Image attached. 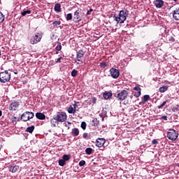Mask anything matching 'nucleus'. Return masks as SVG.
I'll list each match as a JSON object with an SVG mask.
<instances>
[{
    "mask_svg": "<svg viewBox=\"0 0 179 179\" xmlns=\"http://www.w3.org/2000/svg\"><path fill=\"white\" fill-rule=\"evenodd\" d=\"M36 117L38 120H44L45 118V115L43 113H36Z\"/></svg>",
    "mask_w": 179,
    "mask_h": 179,
    "instance_id": "obj_19",
    "label": "nucleus"
},
{
    "mask_svg": "<svg viewBox=\"0 0 179 179\" xmlns=\"http://www.w3.org/2000/svg\"><path fill=\"white\" fill-rule=\"evenodd\" d=\"M50 122L52 124V127H57V124H58L59 122L57 120V117L54 116L53 118L50 120Z\"/></svg>",
    "mask_w": 179,
    "mask_h": 179,
    "instance_id": "obj_23",
    "label": "nucleus"
},
{
    "mask_svg": "<svg viewBox=\"0 0 179 179\" xmlns=\"http://www.w3.org/2000/svg\"><path fill=\"white\" fill-rule=\"evenodd\" d=\"M111 96H113V93H111L110 92H105L103 94V99H105V100H108V99L110 97H111Z\"/></svg>",
    "mask_w": 179,
    "mask_h": 179,
    "instance_id": "obj_18",
    "label": "nucleus"
},
{
    "mask_svg": "<svg viewBox=\"0 0 179 179\" xmlns=\"http://www.w3.org/2000/svg\"><path fill=\"white\" fill-rule=\"evenodd\" d=\"M93 152V149L92 148H87L85 149V153H87V155H92Z\"/></svg>",
    "mask_w": 179,
    "mask_h": 179,
    "instance_id": "obj_32",
    "label": "nucleus"
},
{
    "mask_svg": "<svg viewBox=\"0 0 179 179\" xmlns=\"http://www.w3.org/2000/svg\"><path fill=\"white\" fill-rule=\"evenodd\" d=\"M150 99V96L146 94L141 98V102L144 104V103H146V101H149Z\"/></svg>",
    "mask_w": 179,
    "mask_h": 179,
    "instance_id": "obj_21",
    "label": "nucleus"
},
{
    "mask_svg": "<svg viewBox=\"0 0 179 179\" xmlns=\"http://www.w3.org/2000/svg\"><path fill=\"white\" fill-rule=\"evenodd\" d=\"M72 17H73V16L72 15V13H68L66 17V20L67 21L72 20Z\"/></svg>",
    "mask_w": 179,
    "mask_h": 179,
    "instance_id": "obj_35",
    "label": "nucleus"
},
{
    "mask_svg": "<svg viewBox=\"0 0 179 179\" xmlns=\"http://www.w3.org/2000/svg\"><path fill=\"white\" fill-rule=\"evenodd\" d=\"M167 103H169V101H167V100L164 101L161 105L157 106L159 110H162L163 108V107H164L167 104Z\"/></svg>",
    "mask_w": 179,
    "mask_h": 179,
    "instance_id": "obj_31",
    "label": "nucleus"
},
{
    "mask_svg": "<svg viewBox=\"0 0 179 179\" xmlns=\"http://www.w3.org/2000/svg\"><path fill=\"white\" fill-rule=\"evenodd\" d=\"M4 20H5V15L2 13V12L0 11V24L3 23Z\"/></svg>",
    "mask_w": 179,
    "mask_h": 179,
    "instance_id": "obj_33",
    "label": "nucleus"
},
{
    "mask_svg": "<svg viewBox=\"0 0 179 179\" xmlns=\"http://www.w3.org/2000/svg\"><path fill=\"white\" fill-rule=\"evenodd\" d=\"M19 107V102L14 101L12 102L9 106V110L10 111H16V109Z\"/></svg>",
    "mask_w": 179,
    "mask_h": 179,
    "instance_id": "obj_12",
    "label": "nucleus"
},
{
    "mask_svg": "<svg viewBox=\"0 0 179 179\" xmlns=\"http://www.w3.org/2000/svg\"><path fill=\"white\" fill-rule=\"evenodd\" d=\"M71 135L74 137L78 136L79 135V129L78 128L72 129Z\"/></svg>",
    "mask_w": 179,
    "mask_h": 179,
    "instance_id": "obj_20",
    "label": "nucleus"
},
{
    "mask_svg": "<svg viewBox=\"0 0 179 179\" xmlns=\"http://www.w3.org/2000/svg\"><path fill=\"white\" fill-rule=\"evenodd\" d=\"M0 117H2V110H0Z\"/></svg>",
    "mask_w": 179,
    "mask_h": 179,
    "instance_id": "obj_50",
    "label": "nucleus"
},
{
    "mask_svg": "<svg viewBox=\"0 0 179 179\" xmlns=\"http://www.w3.org/2000/svg\"><path fill=\"white\" fill-rule=\"evenodd\" d=\"M128 94H129V93H128L127 90H122L121 92L117 94L116 97L117 100H120V101H124V100H125V99L128 97Z\"/></svg>",
    "mask_w": 179,
    "mask_h": 179,
    "instance_id": "obj_5",
    "label": "nucleus"
},
{
    "mask_svg": "<svg viewBox=\"0 0 179 179\" xmlns=\"http://www.w3.org/2000/svg\"><path fill=\"white\" fill-rule=\"evenodd\" d=\"M34 125H32L31 127H29L26 129L25 131L29 132V134H33V131H34Z\"/></svg>",
    "mask_w": 179,
    "mask_h": 179,
    "instance_id": "obj_25",
    "label": "nucleus"
},
{
    "mask_svg": "<svg viewBox=\"0 0 179 179\" xmlns=\"http://www.w3.org/2000/svg\"><path fill=\"white\" fill-rule=\"evenodd\" d=\"M53 27H58L61 24V21H55L52 22Z\"/></svg>",
    "mask_w": 179,
    "mask_h": 179,
    "instance_id": "obj_36",
    "label": "nucleus"
},
{
    "mask_svg": "<svg viewBox=\"0 0 179 179\" xmlns=\"http://www.w3.org/2000/svg\"><path fill=\"white\" fill-rule=\"evenodd\" d=\"M109 72L113 79H118V78L120 77V70L115 68H111Z\"/></svg>",
    "mask_w": 179,
    "mask_h": 179,
    "instance_id": "obj_8",
    "label": "nucleus"
},
{
    "mask_svg": "<svg viewBox=\"0 0 179 179\" xmlns=\"http://www.w3.org/2000/svg\"><path fill=\"white\" fill-rule=\"evenodd\" d=\"M31 13V10H24L21 13L22 16H26V15H30Z\"/></svg>",
    "mask_w": 179,
    "mask_h": 179,
    "instance_id": "obj_29",
    "label": "nucleus"
},
{
    "mask_svg": "<svg viewBox=\"0 0 179 179\" xmlns=\"http://www.w3.org/2000/svg\"><path fill=\"white\" fill-rule=\"evenodd\" d=\"M167 138L170 141H176L178 138V131L171 129L170 131L167 132Z\"/></svg>",
    "mask_w": 179,
    "mask_h": 179,
    "instance_id": "obj_4",
    "label": "nucleus"
},
{
    "mask_svg": "<svg viewBox=\"0 0 179 179\" xmlns=\"http://www.w3.org/2000/svg\"><path fill=\"white\" fill-rule=\"evenodd\" d=\"M92 12H93V9L90 8L89 10H87V16H88L89 15H90V13H92Z\"/></svg>",
    "mask_w": 179,
    "mask_h": 179,
    "instance_id": "obj_47",
    "label": "nucleus"
},
{
    "mask_svg": "<svg viewBox=\"0 0 179 179\" xmlns=\"http://www.w3.org/2000/svg\"><path fill=\"white\" fill-rule=\"evenodd\" d=\"M59 166H61V167H64L65 166V161L64 159H59Z\"/></svg>",
    "mask_w": 179,
    "mask_h": 179,
    "instance_id": "obj_37",
    "label": "nucleus"
},
{
    "mask_svg": "<svg viewBox=\"0 0 179 179\" xmlns=\"http://www.w3.org/2000/svg\"><path fill=\"white\" fill-rule=\"evenodd\" d=\"M61 59H62V57H60L58 59H57L56 63L57 64H61Z\"/></svg>",
    "mask_w": 179,
    "mask_h": 179,
    "instance_id": "obj_46",
    "label": "nucleus"
},
{
    "mask_svg": "<svg viewBox=\"0 0 179 179\" xmlns=\"http://www.w3.org/2000/svg\"><path fill=\"white\" fill-rule=\"evenodd\" d=\"M78 164H79L80 167H83V166H85L86 164V162L85 160H81V161H80Z\"/></svg>",
    "mask_w": 179,
    "mask_h": 179,
    "instance_id": "obj_38",
    "label": "nucleus"
},
{
    "mask_svg": "<svg viewBox=\"0 0 179 179\" xmlns=\"http://www.w3.org/2000/svg\"><path fill=\"white\" fill-rule=\"evenodd\" d=\"M85 55V52L83 50H80L76 53V58L77 61L79 62H82V58H83V56Z\"/></svg>",
    "mask_w": 179,
    "mask_h": 179,
    "instance_id": "obj_11",
    "label": "nucleus"
},
{
    "mask_svg": "<svg viewBox=\"0 0 179 179\" xmlns=\"http://www.w3.org/2000/svg\"><path fill=\"white\" fill-rule=\"evenodd\" d=\"M93 122H94V127L99 125V121L97 120V119L94 120H93Z\"/></svg>",
    "mask_w": 179,
    "mask_h": 179,
    "instance_id": "obj_45",
    "label": "nucleus"
},
{
    "mask_svg": "<svg viewBox=\"0 0 179 179\" xmlns=\"http://www.w3.org/2000/svg\"><path fill=\"white\" fill-rule=\"evenodd\" d=\"M172 111H173V113H177V112H178V107H173V108H172Z\"/></svg>",
    "mask_w": 179,
    "mask_h": 179,
    "instance_id": "obj_44",
    "label": "nucleus"
},
{
    "mask_svg": "<svg viewBox=\"0 0 179 179\" xmlns=\"http://www.w3.org/2000/svg\"><path fill=\"white\" fill-rule=\"evenodd\" d=\"M78 73H79V71H78L76 69H73L71 71V76L73 78H76V76H78Z\"/></svg>",
    "mask_w": 179,
    "mask_h": 179,
    "instance_id": "obj_27",
    "label": "nucleus"
},
{
    "mask_svg": "<svg viewBox=\"0 0 179 179\" xmlns=\"http://www.w3.org/2000/svg\"><path fill=\"white\" fill-rule=\"evenodd\" d=\"M77 107H78V105L76 104V103L73 105V108H74V110H76Z\"/></svg>",
    "mask_w": 179,
    "mask_h": 179,
    "instance_id": "obj_49",
    "label": "nucleus"
},
{
    "mask_svg": "<svg viewBox=\"0 0 179 179\" xmlns=\"http://www.w3.org/2000/svg\"><path fill=\"white\" fill-rule=\"evenodd\" d=\"M154 3L156 8H162L164 5V1L163 0H155Z\"/></svg>",
    "mask_w": 179,
    "mask_h": 179,
    "instance_id": "obj_16",
    "label": "nucleus"
},
{
    "mask_svg": "<svg viewBox=\"0 0 179 179\" xmlns=\"http://www.w3.org/2000/svg\"><path fill=\"white\" fill-rule=\"evenodd\" d=\"M73 22L75 23H79L80 22H82V17L80 16V11L79 10H77L76 12H74Z\"/></svg>",
    "mask_w": 179,
    "mask_h": 179,
    "instance_id": "obj_9",
    "label": "nucleus"
},
{
    "mask_svg": "<svg viewBox=\"0 0 179 179\" xmlns=\"http://www.w3.org/2000/svg\"><path fill=\"white\" fill-rule=\"evenodd\" d=\"M8 170L10 173H16V171H19V166L11 164L8 166Z\"/></svg>",
    "mask_w": 179,
    "mask_h": 179,
    "instance_id": "obj_14",
    "label": "nucleus"
},
{
    "mask_svg": "<svg viewBox=\"0 0 179 179\" xmlns=\"http://www.w3.org/2000/svg\"><path fill=\"white\" fill-rule=\"evenodd\" d=\"M106 143V139L104 138H97L96 141V146L98 148H102Z\"/></svg>",
    "mask_w": 179,
    "mask_h": 179,
    "instance_id": "obj_13",
    "label": "nucleus"
},
{
    "mask_svg": "<svg viewBox=\"0 0 179 179\" xmlns=\"http://www.w3.org/2000/svg\"><path fill=\"white\" fill-rule=\"evenodd\" d=\"M56 51H61L62 50V45H61V42H57V45L55 48Z\"/></svg>",
    "mask_w": 179,
    "mask_h": 179,
    "instance_id": "obj_30",
    "label": "nucleus"
},
{
    "mask_svg": "<svg viewBox=\"0 0 179 179\" xmlns=\"http://www.w3.org/2000/svg\"><path fill=\"white\" fill-rule=\"evenodd\" d=\"M133 97H134V96L131 95V96H130V99H132Z\"/></svg>",
    "mask_w": 179,
    "mask_h": 179,
    "instance_id": "obj_52",
    "label": "nucleus"
},
{
    "mask_svg": "<svg viewBox=\"0 0 179 179\" xmlns=\"http://www.w3.org/2000/svg\"><path fill=\"white\" fill-rule=\"evenodd\" d=\"M14 120H17V117H14Z\"/></svg>",
    "mask_w": 179,
    "mask_h": 179,
    "instance_id": "obj_54",
    "label": "nucleus"
},
{
    "mask_svg": "<svg viewBox=\"0 0 179 179\" xmlns=\"http://www.w3.org/2000/svg\"><path fill=\"white\" fill-rule=\"evenodd\" d=\"M10 76L11 74L8 71V70H6L5 71L0 73V82L1 83H7V82H9L10 80Z\"/></svg>",
    "mask_w": 179,
    "mask_h": 179,
    "instance_id": "obj_2",
    "label": "nucleus"
},
{
    "mask_svg": "<svg viewBox=\"0 0 179 179\" xmlns=\"http://www.w3.org/2000/svg\"><path fill=\"white\" fill-rule=\"evenodd\" d=\"M41 38H43V36L38 33H36L31 38L30 43L32 45L37 44V43H40V41H41Z\"/></svg>",
    "mask_w": 179,
    "mask_h": 179,
    "instance_id": "obj_6",
    "label": "nucleus"
},
{
    "mask_svg": "<svg viewBox=\"0 0 179 179\" xmlns=\"http://www.w3.org/2000/svg\"><path fill=\"white\" fill-rule=\"evenodd\" d=\"M21 120L24 122H26V121H29V111L24 113L21 115Z\"/></svg>",
    "mask_w": 179,
    "mask_h": 179,
    "instance_id": "obj_17",
    "label": "nucleus"
},
{
    "mask_svg": "<svg viewBox=\"0 0 179 179\" xmlns=\"http://www.w3.org/2000/svg\"><path fill=\"white\" fill-rule=\"evenodd\" d=\"M106 66H107V63H106L105 62H102L100 63L101 68H106Z\"/></svg>",
    "mask_w": 179,
    "mask_h": 179,
    "instance_id": "obj_40",
    "label": "nucleus"
},
{
    "mask_svg": "<svg viewBox=\"0 0 179 179\" xmlns=\"http://www.w3.org/2000/svg\"><path fill=\"white\" fill-rule=\"evenodd\" d=\"M128 15H129L128 10L124 9L120 11L119 17H117L115 16V15H114L113 17L117 24L120 23V24H122V23H124L127 20V17H128Z\"/></svg>",
    "mask_w": 179,
    "mask_h": 179,
    "instance_id": "obj_1",
    "label": "nucleus"
},
{
    "mask_svg": "<svg viewBox=\"0 0 179 179\" xmlns=\"http://www.w3.org/2000/svg\"><path fill=\"white\" fill-rule=\"evenodd\" d=\"M55 117L59 122H64V121H66V113L64 112L58 113L55 115Z\"/></svg>",
    "mask_w": 179,
    "mask_h": 179,
    "instance_id": "obj_7",
    "label": "nucleus"
},
{
    "mask_svg": "<svg viewBox=\"0 0 179 179\" xmlns=\"http://www.w3.org/2000/svg\"><path fill=\"white\" fill-rule=\"evenodd\" d=\"M68 124H71V122H68Z\"/></svg>",
    "mask_w": 179,
    "mask_h": 179,
    "instance_id": "obj_56",
    "label": "nucleus"
},
{
    "mask_svg": "<svg viewBox=\"0 0 179 179\" xmlns=\"http://www.w3.org/2000/svg\"><path fill=\"white\" fill-rule=\"evenodd\" d=\"M167 90H169V87H167V86H163V87H159V92L160 93H164V92H167Z\"/></svg>",
    "mask_w": 179,
    "mask_h": 179,
    "instance_id": "obj_24",
    "label": "nucleus"
},
{
    "mask_svg": "<svg viewBox=\"0 0 179 179\" xmlns=\"http://www.w3.org/2000/svg\"><path fill=\"white\" fill-rule=\"evenodd\" d=\"M65 124V127H68V124H66V123H64Z\"/></svg>",
    "mask_w": 179,
    "mask_h": 179,
    "instance_id": "obj_51",
    "label": "nucleus"
},
{
    "mask_svg": "<svg viewBox=\"0 0 179 179\" xmlns=\"http://www.w3.org/2000/svg\"><path fill=\"white\" fill-rule=\"evenodd\" d=\"M173 17L175 20H179V7L173 10Z\"/></svg>",
    "mask_w": 179,
    "mask_h": 179,
    "instance_id": "obj_15",
    "label": "nucleus"
},
{
    "mask_svg": "<svg viewBox=\"0 0 179 179\" xmlns=\"http://www.w3.org/2000/svg\"><path fill=\"white\" fill-rule=\"evenodd\" d=\"M55 12H61V4L60 3H56L55 5Z\"/></svg>",
    "mask_w": 179,
    "mask_h": 179,
    "instance_id": "obj_26",
    "label": "nucleus"
},
{
    "mask_svg": "<svg viewBox=\"0 0 179 179\" xmlns=\"http://www.w3.org/2000/svg\"><path fill=\"white\" fill-rule=\"evenodd\" d=\"M34 117V113L33 112H28V120H31V118Z\"/></svg>",
    "mask_w": 179,
    "mask_h": 179,
    "instance_id": "obj_34",
    "label": "nucleus"
},
{
    "mask_svg": "<svg viewBox=\"0 0 179 179\" xmlns=\"http://www.w3.org/2000/svg\"><path fill=\"white\" fill-rule=\"evenodd\" d=\"M56 54H58V52H56Z\"/></svg>",
    "mask_w": 179,
    "mask_h": 179,
    "instance_id": "obj_55",
    "label": "nucleus"
},
{
    "mask_svg": "<svg viewBox=\"0 0 179 179\" xmlns=\"http://www.w3.org/2000/svg\"><path fill=\"white\" fill-rule=\"evenodd\" d=\"M162 120H164V121H167V117L166 115H164L162 117Z\"/></svg>",
    "mask_w": 179,
    "mask_h": 179,
    "instance_id": "obj_48",
    "label": "nucleus"
},
{
    "mask_svg": "<svg viewBox=\"0 0 179 179\" xmlns=\"http://www.w3.org/2000/svg\"><path fill=\"white\" fill-rule=\"evenodd\" d=\"M67 111H68L69 114H76V110H75V108H73V106H70L68 108Z\"/></svg>",
    "mask_w": 179,
    "mask_h": 179,
    "instance_id": "obj_22",
    "label": "nucleus"
},
{
    "mask_svg": "<svg viewBox=\"0 0 179 179\" xmlns=\"http://www.w3.org/2000/svg\"><path fill=\"white\" fill-rule=\"evenodd\" d=\"M96 101H97V98L92 97V103H93V104H96Z\"/></svg>",
    "mask_w": 179,
    "mask_h": 179,
    "instance_id": "obj_43",
    "label": "nucleus"
},
{
    "mask_svg": "<svg viewBox=\"0 0 179 179\" xmlns=\"http://www.w3.org/2000/svg\"><path fill=\"white\" fill-rule=\"evenodd\" d=\"M133 90L134 91L133 92V93L135 97H139L141 96L142 90L141 89V87H139V85H136V87H134Z\"/></svg>",
    "mask_w": 179,
    "mask_h": 179,
    "instance_id": "obj_10",
    "label": "nucleus"
},
{
    "mask_svg": "<svg viewBox=\"0 0 179 179\" xmlns=\"http://www.w3.org/2000/svg\"><path fill=\"white\" fill-rule=\"evenodd\" d=\"M87 136H89V134H88L87 133H84V134H83V138L84 139H89V138H87Z\"/></svg>",
    "mask_w": 179,
    "mask_h": 179,
    "instance_id": "obj_41",
    "label": "nucleus"
},
{
    "mask_svg": "<svg viewBox=\"0 0 179 179\" xmlns=\"http://www.w3.org/2000/svg\"><path fill=\"white\" fill-rule=\"evenodd\" d=\"M174 1V2H177V1H178V0H173Z\"/></svg>",
    "mask_w": 179,
    "mask_h": 179,
    "instance_id": "obj_53",
    "label": "nucleus"
},
{
    "mask_svg": "<svg viewBox=\"0 0 179 179\" xmlns=\"http://www.w3.org/2000/svg\"><path fill=\"white\" fill-rule=\"evenodd\" d=\"M86 127H87V124H86L85 122H81V128L82 129H86Z\"/></svg>",
    "mask_w": 179,
    "mask_h": 179,
    "instance_id": "obj_39",
    "label": "nucleus"
},
{
    "mask_svg": "<svg viewBox=\"0 0 179 179\" xmlns=\"http://www.w3.org/2000/svg\"><path fill=\"white\" fill-rule=\"evenodd\" d=\"M164 38L166 43H174L176 41V39L173 37V34L169 30H165Z\"/></svg>",
    "mask_w": 179,
    "mask_h": 179,
    "instance_id": "obj_3",
    "label": "nucleus"
},
{
    "mask_svg": "<svg viewBox=\"0 0 179 179\" xmlns=\"http://www.w3.org/2000/svg\"><path fill=\"white\" fill-rule=\"evenodd\" d=\"M62 159H64L65 162H68L71 159V155H64L62 157Z\"/></svg>",
    "mask_w": 179,
    "mask_h": 179,
    "instance_id": "obj_28",
    "label": "nucleus"
},
{
    "mask_svg": "<svg viewBox=\"0 0 179 179\" xmlns=\"http://www.w3.org/2000/svg\"><path fill=\"white\" fill-rule=\"evenodd\" d=\"M152 145H159V141H157V140H156V139H153L152 141Z\"/></svg>",
    "mask_w": 179,
    "mask_h": 179,
    "instance_id": "obj_42",
    "label": "nucleus"
}]
</instances>
